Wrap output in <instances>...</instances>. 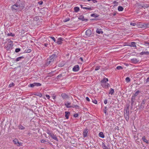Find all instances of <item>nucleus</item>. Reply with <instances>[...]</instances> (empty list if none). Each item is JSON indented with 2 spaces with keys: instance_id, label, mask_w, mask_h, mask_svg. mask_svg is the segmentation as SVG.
<instances>
[{
  "instance_id": "de8ad7c7",
  "label": "nucleus",
  "mask_w": 149,
  "mask_h": 149,
  "mask_svg": "<svg viewBox=\"0 0 149 149\" xmlns=\"http://www.w3.org/2000/svg\"><path fill=\"white\" fill-rule=\"evenodd\" d=\"M15 36V35L13 34L12 33H10V36H12L13 37Z\"/></svg>"
},
{
  "instance_id": "09e8293b",
  "label": "nucleus",
  "mask_w": 149,
  "mask_h": 149,
  "mask_svg": "<svg viewBox=\"0 0 149 149\" xmlns=\"http://www.w3.org/2000/svg\"><path fill=\"white\" fill-rule=\"evenodd\" d=\"M56 95L54 94H53V95L52 96V98L53 99H55L56 98Z\"/></svg>"
},
{
  "instance_id": "39448f33",
  "label": "nucleus",
  "mask_w": 149,
  "mask_h": 149,
  "mask_svg": "<svg viewBox=\"0 0 149 149\" xmlns=\"http://www.w3.org/2000/svg\"><path fill=\"white\" fill-rule=\"evenodd\" d=\"M140 93V91H136L135 93L132 96L131 100H134L136 97Z\"/></svg>"
},
{
  "instance_id": "37998d69",
  "label": "nucleus",
  "mask_w": 149,
  "mask_h": 149,
  "mask_svg": "<svg viewBox=\"0 0 149 149\" xmlns=\"http://www.w3.org/2000/svg\"><path fill=\"white\" fill-rule=\"evenodd\" d=\"M46 97L48 99H49L50 97L49 95H46Z\"/></svg>"
},
{
  "instance_id": "20e7f679",
  "label": "nucleus",
  "mask_w": 149,
  "mask_h": 149,
  "mask_svg": "<svg viewBox=\"0 0 149 149\" xmlns=\"http://www.w3.org/2000/svg\"><path fill=\"white\" fill-rule=\"evenodd\" d=\"M55 56L56 55H53L51 56H50L49 59H48V61L51 62V64L53 63Z\"/></svg>"
},
{
  "instance_id": "4468645a",
  "label": "nucleus",
  "mask_w": 149,
  "mask_h": 149,
  "mask_svg": "<svg viewBox=\"0 0 149 149\" xmlns=\"http://www.w3.org/2000/svg\"><path fill=\"white\" fill-rule=\"evenodd\" d=\"M96 32L98 33H103V32L102 30V29H97L96 31Z\"/></svg>"
},
{
  "instance_id": "f03ea898",
  "label": "nucleus",
  "mask_w": 149,
  "mask_h": 149,
  "mask_svg": "<svg viewBox=\"0 0 149 149\" xmlns=\"http://www.w3.org/2000/svg\"><path fill=\"white\" fill-rule=\"evenodd\" d=\"M41 85V84L38 83H34L33 84H30V86L31 87H33L35 86H40Z\"/></svg>"
},
{
  "instance_id": "2f4dec72",
  "label": "nucleus",
  "mask_w": 149,
  "mask_h": 149,
  "mask_svg": "<svg viewBox=\"0 0 149 149\" xmlns=\"http://www.w3.org/2000/svg\"><path fill=\"white\" fill-rule=\"evenodd\" d=\"M70 20V19L68 17L65 19H64L63 20V22H66L67 21H69Z\"/></svg>"
},
{
  "instance_id": "ddd939ff",
  "label": "nucleus",
  "mask_w": 149,
  "mask_h": 149,
  "mask_svg": "<svg viewBox=\"0 0 149 149\" xmlns=\"http://www.w3.org/2000/svg\"><path fill=\"white\" fill-rule=\"evenodd\" d=\"M65 116L67 119H68L69 118V117L70 115V113L68 111H65Z\"/></svg>"
},
{
  "instance_id": "c85d7f7f",
  "label": "nucleus",
  "mask_w": 149,
  "mask_h": 149,
  "mask_svg": "<svg viewBox=\"0 0 149 149\" xmlns=\"http://www.w3.org/2000/svg\"><path fill=\"white\" fill-rule=\"evenodd\" d=\"M19 129H20L21 130H24L25 129L24 127L22 126V125H20L19 126Z\"/></svg>"
},
{
  "instance_id": "7ed1b4c3",
  "label": "nucleus",
  "mask_w": 149,
  "mask_h": 149,
  "mask_svg": "<svg viewBox=\"0 0 149 149\" xmlns=\"http://www.w3.org/2000/svg\"><path fill=\"white\" fill-rule=\"evenodd\" d=\"M20 7V6L17 4L13 5L12 7L11 8L13 10H16L18 9Z\"/></svg>"
},
{
  "instance_id": "a19ab883",
  "label": "nucleus",
  "mask_w": 149,
  "mask_h": 149,
  "mask_svg": "<svg viewBox=\"0 0 149 149\" xmlns=\"http://www.w3.org/2000/svg\"><path fill=\"white\" fill-rule=\"evenodd\" d=\"M100 66H97L96 67L95 70H97L100 69Z\"/></svg>"
},
{
  "instance_id": "e2e57ef3",
  "label": "nucleus",
  "mask_w": 149,
  "mask_h": 149,
  "mask_svg": "<svg viewBox=\"0 0 149 149\" xmlns=\"http://www.w3.org/2000/svg\"><path fill=\"white\" fill-rule=\"evenodd\" d=\"M11 42V41H10V42Z\"/></svg>"
},
{
  "instance_id": "4be33fe9",
  "label": "nucleus",
  "mask_w": 149,
  "mask_h": 149,
  "mask_svg": "<svg viewBox=\"0 0 149 149\" xmlns=\"http://www.w3.org/2000/svg\"><path fill=\"white\" fill-rule=\"evenodd\" d=\"M74 9L75 12H77L79 10V7H76L74 8Z\"/></svg>"
},
{
  "instance_id": "5701e85b",
  "label": "nucleus",
  "mask_w": 149,
  "mask_h": 149,
  "mask_svg": "<svg viewBox=\"0 0 149 149\" xmlns=\"http://www.w3.org/2000/svg\"><path fill=\"white\" fill-rule=\"evenodd\" d=\"M142 139L143 141L146 142V143H148V141L147 140H146L145 136H143L142 138Z\"/></svg>"
},
{
  "instance_id": "aec40b11",
  "label": "nucleus",
  "mask_w": 149,
  "mask_h": 149,
  "mask_svg": "<svg viewBox=\"0 0 149 149\" xmlns=\"http://www.w3.org/2000/svg\"><path fill=\"white\" fill-rule=\"evenodd\" d=\"M118 10L119 11H122L123 10V8L121 6H119Z\"/></svg>"
},
{
  "instance_id": "b1692460",
  "label": "nucleus",
  "mask_w": 149,
  "mask_h": 149,
  "mask_svg": "<svg viewBox=\"0 0 149 149\" xmlns=\"http://www.w3.org/2000/svg\"><path fill=\"white\" fill-rule=\"evenodd\" d=\"M141 55H143L144 54H146V55H148L149 54V52H142L141 53Z\"/></svg>"
},
{
  "instance_id": "49530a36",
  "label": "nucleus",
  "mask_w": 149,
  "mask_h": 149,
  "mask_svg": "<svg viewBox=\"0 0 149 149\" xmlns=\"http://www.w3.org/2000/svg\"><path fill=\"white\" fill-rule=\"evenodd\" d=\"M92 1L93 3H95L97 2V1L96 0H91Z\"/></svg>"
},
{
  "instance_id": "58836bf2",
  "label": "nucleus",
  "mask_w": 149,
  "mask_h": 149,
  "mask_svg": "<svg viewBox=\"0 0 149 149\" xmlns=\"http://www.w3.org/2000/svg\"><path fill=\"white\" fill-rule=\"evenodd\" d=\"M46 142V141L44 139H42V140H41V142L42 143H45Z\"/></svg>"
},
{
  "instance_id": "bf43d9fd",
  "label": "nucleus",
  "mask_w": 149,
  "mask_h": 149,
  "mask_svg": "<svg viewBox=\"0 0 149 149\" xmlns=\"http://www.w3.org/2000/svg\"><path fill=\"white\" fill-rule=\"evenodd\" d=\"M48 143H49L50 144H51V143L49 142H48Z\"/></svg>"
},
{
  "instance_id": "c756f323",
  "label": "nucleus",
  "mask_w": 149,
  "mask_h": 149,
  "mask_svg": "<svg viewBox=\"0 0 149 149\" xmlns=\"http://www.w3.org/2000/svg\"><path fill=\"white\" fill-rule=\"evenodd\" d=\"M51 63V62L48 61V59L47 60V63H46V65L47 66H48V65H49L50 63Z\"/></svg>"
},
{
  "instance_id": "680f3d73",
  "label": "nucleus",
  "mask_w": 149,
  "mask_h": 149,
  "mask_svg": "<svg viewBox=\"0 0 149 149\" xmlns=\"http://www.w3.org/2000/svg\"><path fill=\"white\" fill-rule=\"evenodd\" d=\"M40 149H44V148H40Z\"/></svg>"
},
{
  "instance_id": "9b49d317",
  "label": "nucleus",
  "mask_w": 149,
  "mask_h": 149,
  "mask_svg": "<svg viewBox=\"0 0 149 149\" xmlns=\"http://www.w3.org/2000/svg\"><path fill=\"white\" fill-rule=\"evenodd\" d=\"M51 138H52L53 139L56 140V141H58V139L57 138V137L56 136V135H54V134H49Z\"/></svg>"
},
{
  "instance_id": "423d86ee",
  "label": "nucleus",
  "mask_w": 149,
  "mask_h": 149,
  "mask_svg": "<svg viewBox=\"0 0 149 149\" xmlns=\"http://www.w3.org/2000/svg\"><path fill=\"white\" fill-rule=\"evenodd\" d=\"M13 142L14 144H16L17 146H19L22 145L21 144L22 143H19L18 140L16 139H15L13 140Z\"/></svg>"
},
{
  "instance_id": "c03bdc74",
  "label": "nucleus",
  "mask_w": 149,
  "mask_h": 149,
  "mask_svg": "<svg viewBox=\"0 0 149 149\" xmlns=\"http://www.w3.org/2000/svg\"><path fill=\"white\" fill-rule=\"evenodd\" d=\"M86 100H87V101H88V102H89L90 101V100L89 98L88 97H86Z\"/></svg>"
},
{
  "instance_id": "9d476101",
  "label": "nucleus",
  "mask_w": 149,
  "mask_h": 149,
  "mask_svg": "<svg viewBox=\"0 0 149 149\" xmlns=\"http://www.w3.org/2000/svg\"><path fill=\"white\" fill-rule=\"evenodd\" d=\"M63 38H59L57 42V43L58 44H61L62 43V41L63 40Z\"/></svg>"
},
{
  "instance_id": "8fccbe9b",
  "label": "nucleus",
  "mask_w": 149,
  "mask_h": 149,
  "mask_svg": "<svg viewBox=\"0 0 149 149\" xmlns=\"http://www.w3.org/2000/svg\"><path fill=\"white\" fill-rule=\"evenodd\" d=\"M107 100H105L104 101V103L105 104H107Z\"/></svg>"
},
{
  "instance_id": "79ce46f5",
  "label": "nucleus",
  "mask_w": 149,
  "mask_h": 149,
  "mask_svg": "<svg viewBox=\"0 0 149 149\" xmlns=\"http://www.w3.org/2000/svg\"><path fill=\"white\" fill-rule=\"evenodd\" d=\"M78 116V114L77 113H75V114H74V116L75 117H77Z\"/></svg>"
},
{
  "instance_id": "6e6552de",
  "label": "nucleus",
  "mask_w": 149,
  "mask_h": 149,
  "mask_svg": "<svg viewBox=\"0 0 149 149\" xmlns=\"http://www.w3.org/2000/svg\"><path fill=\"white\" fill-rule=\"evenodd\" d=\"M88 132V130L87 129H86L83 131V136L84 138L86 137L87 136V134Z\"/></svg>"
},
{
  "instance_id": "7c9ffc66",
  "label": "nucleus",
  "mask_w": 149,
  "mask_h": 149,
  "mask_svg": "<svg viewBox=\"0 0 149 149\" xmlns=\"http://www.w3.org/2000/svg\"><path fill=\"white\" fill-rule=\"evenodd\" d=\"M125 117L126 120L127 121L129 119V117L128 114H127L126 116H125Z\"/></svg>"
},
{
  "instance_id": "6e6d98bb",
  "label": "nucleus",
  "mask_w": 149,
  "mask_h": 149,
  "mask_svg": "<svg viewBox=\"0 0 149 149\" xmlns=\"http://www.w3.org/2000/svg\"><path fill=\"white\" fill-rule=\"evenodd\" d=\"M132 60L133 61H136V58H133L132 59Z\"/></svg>"
},
{
  "instance_id": "f257e3e1",
  "label": "nucleus",
  "mask_w": 149,
  "mask_h": 149,
  "mask_svg": "<svg viewBox=\"0 0 149 149\" xmlns=\"http://www.w3.org/2000/svg\"><path fill=\"white\" fill-rule=\"evenodd\" d=\"M108 81V79L105 77L101 81L102 86L104 88H106L109 86V84L107 83Z\"/></svg>"
},
{
  "instance_id": "ea45409f",
  "label": "nucleus",
  "mask_w": 149,
  "mask_h": 149,
  "mask_svg": "<svg viewBox=\"0 0 149 149\" xmlns=\"http://www.w3.org/2000/svg\"><path fill=\"white\" fill-rule=\"evenodd\" d=\"M130 24L131 25H132L133 26H135V25H136V24L135 23H130Z\"/></svg>"
},
{
  "instance_id": "72a5a7b5",
  "label": "nucleus",
  "mask_w": 149,
  "mask_h": 149,
  "mask_svg": "<svg viewBox=\"0 0 149 149\" xmlns=\"http://www.w3.org/2000/svg\"><path fill=\"white\" fill-rule=\"evenodd\" d=\"M79 19L83 20L84 19V16H81L79 17Z\"/></svg>"
},
{
  "instance_id": "4c0bfd02",
  "label": "nucleus",
  "mask_w": 149,
  "mask_h": 149,
  "mask_svg": "<svg viewBox=\"0 0 149 149\" xmlns=\"http://www.w3.org/2000/svg\"><path fill=\"white\" fill-rule=\"evenodd\" d=\"M54 42L56 41V40L54 37H50Z\"/></svg>"
},
{
  "instance_id": "a18cd8bd",
  "label": "nucleus",
  "mask_w": 149,
  "mask_h": 149,
  "mask_svg": "<svg viewBox=\"0 0 149 149\" xmlns=\"http://www.w3.org/2000/svg\"><path fill=\"white\" fill-rule=\"evenodd\" d=\"M38 3L40 5H42L43 3V2L42 1H40L38 2Z\"/></svg>"
},
{
  "instance_id": "052dcab7",
  "label": "nucleus",
  "mask_w": 149,
  "mask_h": 149,
  "mask_svg": "<svg viewBox=\"0 0 149 149\" xmlns=\"http://www.w3.org/2000/svg\"><path fill=\"white\" fill-rule=\"evenodd\" d=\"M88 1H91V0H87Z\"/></svg>"
},
{
  "instance_id": "473e14b6",
  "label": "nucleus",
  "mask_w": 149,
  "mask_h": 149,
  "mask_svg": "<svg viewBox=\"0 0 149 149\" xmlns=\"http://www.w3.org/2000/svg\"><path fill=\"white\" fill-rule=\"evenodd\" d=\"M103 148L104 149H109L104 144L103 146Z\"/></svg>"
},
{
  "instance_id": "2eb2a0df",
  "label": "nucleus",
  "mask_w": 149,
  "mask_h": 149,
  "mask_svg": "<svg viewBox=\"0 0 149 149\" xmlns=\"http://www.w3.org/2000/svg\"><path fill=\"white\" fill-rule=\"evenodd\" d=\"M24 58V56L19 57L16 58V61H20L21 59Z\"/></svg>"
},
{
  "instance_id": "603ef678",
  "label": "nucleus",
  "mask_w": 149,
  "mask_h": 149,
  "mask_svg": "<svg viewBox=\"0 0 149 149\" xmlns=\"http://www.w3.org/2000/svg\"><path fill=\"white\" fill-rule=\"evenodd\" d=\"M48 45V44L47 43H45L44 44V45L45 47H47Z\"/></svg>"
},
{
  "instance_id": "a878e982",
  "label": "nucleus",
  "mask_w": 149,
  "mask_h": 149,
  "mask_svg": "<svg viewBox=\"0 0 149 149\" xmlns=\"http://www.w3.org/2000/svg\"><path fill=\"white\" fill-rule=\"evenodd\" d=\"M91 17H98V15L97 14H92L91 15Z\"/></svg>"
},
{
  "instance_id": "f704fd0d",
  "label": "nucleus",
  "mask_w": 149,
  "mask_h": 149,
  "mask_svg": "<svg viewBox=\"0 0 149 149\" xmlns=\"http://www.w3.org/2000/svg\"><path fill=\"white\" fill-rule=\"evenodd\" d=\"M20 51V49L19 48H16L15 50V52L16 53Z\"/></svg>"
},
{
  "instance_id": "4d7b16f0",
  "label": "nucleus",
  "mask_w": 149,
  "mask_h": 149,
  "mask_svg": "<svg viewBox=\"0 0 149 149\" xmlns=\"http://www.w3.org/2000/svg\"><path fill=\"white\" fill-rule=\"evenodd\" d=\"M146 80L147 81H149V77L147 78Z\"/></svg>"
},
{
  "instance_id": "3c124183",
  "label": "nucleus",
  "mask_w": 149,
  "mask_h": 149,
  "mask_svg": "<svg viewBox=\"0 0 149 149\" xmlns=\"http://www.w3.org/2000/svg\"><path fill=\"white\" fill-rule=\"evenodd\" d=\"M14 85V84L13 83H12V84H10V87L12 86H13Z\"/></svg>"
},
{
  "instance_id": "f8f14e48",
  "label": "nucleus",
  "mask_w": 149,
  "mask_h": 149,
  "mask_svg": "<svg viewBox=\"0 0 149 149\" xmlns=\"http://www.w3.org/2000/svg\"><path fill=\"white\" fill-rule=\"evenodd\" d=\"M61 96L63 99H65L68 97V95L64 93H62L61 94Z\"/></svg>"
},
{
  "instance_id": "5fc2aeb1",
  "label": "nucleus",
  "mask_w": 149,
  "mask_h": 149,
  "mask_svg": "<svg viewBox=\"0 0 149 149\" xmlns=\"http://www.w3.org/2000/svg\"><path fill=\"white\" fill-rule=\"evenodd\" d=\"M80 59L81 61H83V59L82 58V57H80Z\"/></svg>"
},
{
  "instance_id": "0eeeda50",
  "label": "nucleus",
  "mask_w": 149,
  "mask_h": 149,
  "mask_svg": "<svg viewBox=\"0 0 149 149\" xmlns=\"http://www.w3.org/2000/svg\"><path fill=\"white\" fill-rule=\"evenodd\" d=\"M79 69V66L78 65H75L73 68V71L74 72H77Z\"/></svg>"
},
{
  "instance_id": "c9c22d12",
  "label": "nucleus",
  "mask_w": 149,
  "mask_h": 149,
  "mask_svg": "<svg viewBox=\"0 0 149 149\" xmlns=\"http://www.w3.org/2000/svg\"><path fill=\"white\" fill-rule=\"evenodd\" d=\"M92 102L94 103L95 104H97V101L95 100H93Z\"/></svg>"
},
{
  "instance_id": "dca6fc26",
  "label": "nucleus",
  "mask_w": 149,
  "mask_h": 149,
  "mask_svg": "<svg viewBox=\"0 0 149 149\" xmlns=\"http://www.w3.org/2000/svg\"><path fill=\"white\" fill-rule=\"evenodd\" d=\"M65 105L67 108H70L71 107L70 106L71 103L70 102H67L65 104Z\"/></svg>"
},
{
  "instance_id": "13d9d810",
  "label": "nucleus",
  "mask_w": 149,
  "mask_h": 149,
  "mask_svg": "<svg viewBox=\"0 0 149 149\" xmlns=\"http://www.w3.org/2000/svg\"><path fill=\"white\" fill-rule=\"evenodd\" d=\"M8 36H9V33H8Z\"/></svg>"
},
{
  "instance_id": "6ab92c4d",
  "label": "nucleus",
  "mask_w": 149,
  "mask_h": 149,
  "mask_svg": "<svg viewBox=\"0 0 149 149\" xmlns=\"http://www.w3.org/2000/svg\"><path fill=\"white\" fill-rule=\"evenodd\" d=\"M131 47H136V43L134 42H132L131 43V45H130Z\"/></svg>"
},
{
  "instance_id": "bb28decb",
  "label": "nucleus",
  "mask_w": 149,
  "mask_h": 149,
  "mask_svg": "<svg viewBox=\"0 0 149 149\" xmlns=\"http://www.w3.org/2000/svg\"><path fill=\"white\" fill-rule=\"evenodd\" d=\"M125 80L127 82H129L130 81V78L129 77H127L126 79H125Z\"/></svg>"
},
{
  "instance_id": "412c9836",
  "label": "nucleus",
  "mask_w": 149,
  "mask_h": 149,
  "mask_svg": "<svg viewBox=\"0 0 149 149\" xmlns=\"http://www.w3.org/2000/svg\"><path fill=\"white\" fill-rule=\"evenodd\" d=\"M83 8L86 10H92L93 8V7H84Z\"/></svg>"
},
{
  "instance_id": "864d4df0",
  "label": "nucleus",
  "mask_w": 149,
  "mask_h": 149,
  "mask_svg": "<svg viewBox=\"0 0 149 149\" xmlns=\"http://www.w3.org/2000/svg\"><path fill=\"white\" fill-rule=\"evenodd\" d=\"M31 52V49H29L27 52L29 53Z\"/></svg>"
},
{
  "instance_id": "f3484780",
  "label": "nucleus",
  "mask_w": 149,
  "mask_h": 149,
  "mask_svg": "<svg viewBox=\"0 0 149 149\" xmlns=\"http://www.w3.org/2000/svg\"><path fill=\"white\" fill-rule=\"evenodd\" d=\"M99 137L102 138H104V137L103 133L102 132H101L99 133Z\"/></svg>"
},
{
  "instance_id": "cd10ccee",
  "label": "nucleus",
  "mask_w": 149,
  "mask_h": 149,
  "mask_svg": "<svg viewBox=\"0 0 149 149\" xmlns=\"http://www.w3.org/2000/svg\"><path fill=\"white\" fill-rule=\"evenodd\" d=\"M116 69L118 70H122L123 69V68L121 66H118L116 67Z\"/></svg>"
},
{
  "instance_id": "a211bd4d",
  "label": "nucleus",
  "mask_w": 149,
  "mask_h": 149,
  "mask_svg": "<svg viewBox=\"0 0 149 149\" xmlns=\"http://www.w3.org/2000/svg\"><path fill=\"white\" fill-rule=\"evenodd\" d=\"M114 90L112 88H111L109 90V93L112 95L114 93Z\"/></svg>"
},
{
  "instance_id": "1a4fd4ad",
  "label": "nucleus",
  "mask_w": 149,
  "mask_h": 149,
  "mask_svg": "<svg viewBox=\"0 0 149 149\" xmlns=\"http://www.w3.org/2000/svg\"><path fill=\"white\" fill-rule=\"evenodd\" d=\"M91 34V30L88 29L86 32V34L88 37H89Z\"/></svg>"
},
{
  "instance_id": "393cba45",
  "label": "nucleus",
  "mask_w": 149,
  "mask_h": 149,
  "mask_svg": "<svg viewBox=\"0 0 149 149\" xmlns=\"http://www.w3.org/2000/svg\"><path fill=\"white\" fill-rule=\"evenodd\" d=\"M35 95L40 97L42 96V94L40 93H36Z\"/></svg>"
},
{
  "instance_id": "e433bc0d",
  "label": "nucleus",
  "mask_w": 149,
  "mask_h": 149,
  "mask_svg": "<svg viewBox=\"0 0 149 149\" xmlns=\"http://www.w3.org/2000/svg\"><path fill=\"white\" fill-rule=\"evenodd\" d=\"M6 49L7 50H9V47H8V45H7V46H6L5 47Z\"/></svg>"
}]
</instances>
